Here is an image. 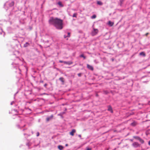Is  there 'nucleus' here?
<instances>
[{"instance_id": "2eb2a0df", "label": "nucleus", "mask_w": 150, "mask_h": 150, "mask_svg": "<svg viewBox=\"0 0 150 150\" xmlns=\"http://www.w3.org/2000/svg\"><path fill=\"white\" fill-rule=\"evenodd\" d=\"M97 4H98L101 5L103 4L100 1H98L97 2Z\"/></svg>"}, {"instance_id": "9d476101", "label": "nucleus", "mask_w": 150, "mask_h": 150, "mask_svg": "<svg viewBox=\"0 0 150 150\" xmlns=\"http://www.w3.org/2000/svg\"><path fill=\"white\" fill-rule=\"evenodd\" d=\"M114 23L111 22L110 21H109L108 22V25L110 26H112L114 25Z\"/></svg>"}, {"instance_id": "423d86ee", "label": "nucleus", "mask_w": 150, "mask_h": 150, "mask_svg": "<svg viewBox=\"0 0 150 150\" xmlns=\"http://www.w3.org/2000/svg\"><path fill=\"white\" fill-rule=\"evenodd\" d=\"M133 145L135 147H137L139 146V144L137 142H134L133 144Z\"/></svg>"}, {"instance_id": "f3484780", "label": "nucleus", "mask_w": 150, "mask_h": 150, "mask_svg": "<svg viewBox=\"0 0 150 150\" xmlns=\"http://www.w3.org/2000/svg\"><path fill=\"white\" fill-rule=\"evenodd\" d=\"M96 18V16L95 15H93L91 17L92 19H94Z\"/></svg>"}, {"instance_id": "7ed1b4c3", "label": "nucleus", "mask_w": 150, "mask_h": 150, "mask_svg": "<svg viewBox=\"0 0 150 150\" xmlns=\"http://www.w3.org/2000/svg\"><path fill=\"white\" fill-rule=\"evenodd\" d=\"M53 117V115H51L50 117H47L46 118V121L47 122H48L50 120H51L52 119Z\"/></svg>"}, {"instance_id": "7c9ffc66", "label": "nucleus", "mask_w": 150, "mask_h": 150, "mask_svg": "<svg viewBox=\"0 0 150 150\" xmlns=\"http://www.w3.org/2000/svg\"><path fill=\"white\" fill-rule=\"evenodd\" d=\"M46 84H45L44 86H46Z\"/></svg>"}, {"instance_id": "bb28decb", "label": "nucleus", "mask_w": 150, "mask_h": 150, "mask_svg": "<svg viewBox=\"0 0 150 150\" xmlns=\"http://www.w3.org/2000/svg\"><path fill=\"white\" fill-rule=\"evenodd\" d=\"M67 37V36H66V35H64V38H66Z\"/></svg>"}, {"instance_id": "f8f14e48", "label": "nucleus", "mask_w": 150, "mask_h": 150, "mask_svg": "<svg viewBox=\"0 0 150 150\" xmlns=\"http://www.w3.org/2000/svg\"><path fill=\"white\" fill-rule=\"evenodd\" d=\"M29 45V43H28V42H27L25 44H24V47H26Z\"/></svg>"}, {"instance_id": "a878e982", "label": "nucleus", "mask_w": 150, "mask_h": 150, "mask_svg": "<svg viewBox=\"0 0 150 150\" xmlns=\"http://www.w3.org/2000/svg\"><path fill=\"white\" fill-rule=\"evenodd\" d=\"M78 136L80 137V138H81V135H80V134H79L78 135Z\"/></svg>"}, {"instance_id": "4be33fe9", "label": "nucleus", "mask_w": 150, "mask_h": 150, "mask_svg": "<svg viewBox=\"0 0 150 150\" xmlns=\"http://www.w3.org/2000/svg\"><path fill=\"white\" fill-rule=\"evenodd\" d=\"M86 150H91V149L89 148H87Z\"/></svg>"}, {"instance_id": "f257e3e1", "label": "nucleus", "mask_w": 150, "mask_h": 150, "mask_svg": "<svg viewBox=\"0 0 150 150\" xmlns=\"http://www.w3.org/2000/svg\"><path fill=\"white\" fill-rule=\"evenodd\" d=\"M63 20L57 18L51 17L48 22L50 25H53L57 29H61L62 28Z\"/></svg>"}, {"instance_id": "0eeeda50", "label": "nucleus", "mask_w": 150, "mask_h": 150, "mask_svg": "<svg viewBox=\"0 0 150 150\" xmlns=\"http://www.w3.org/2000/svg\"><path fill=\"white\" fill-rule=\"evenodd\" d=\"M137 123L135 121H134L133 122H132V123H131V125L132 126H135L136 125H137Z\"/></svg>"}, {"instance_id": "c85d7f7f", "label": "nucleus", "mask_w": 150, "mask_h": 150, "mask_svg": "<svg viewBox=\"0 0 150 150\" xmlns=\"http://www.w3.org/2000/svg\"><path fill=\"white\" fill-rule=\"evenodd\" d=\"M148 144L150 146V141H149Z\"/></svg>"}, {"instance_id": "39448f33", "label": "nucleus", "mask_w": 150, "mask_h": 150, "mask_svg": "<svg viewBox=\"0 0 150 150\" xmlns=\"http://www.w3.org/2000/svg\"><path fill=\"white\" fill-rule=\"evenodd\" d=\"M87 67L90 70H93V67L88 64H87Z\"/></svg>"}, {"instance_id": "dca6fc26", "label": "nucleus", "mask_w": 150, "mask_h": 150, "mask_svg": "<svg viewBox=\"0 0 150 150\" xmlns=\"http://www.w3.org/2000/svg\"><path fill=\"white\" fill-rule=\"evenodd\" d=\"M80 57H83L84 59H85L86 58V57L84 56V55L83 54H82L81 55H80Z\"/></svg>"}, {"instance_id": "4468645a", "label": "nucleus", "mask_w": 150, "mask_h": 150, "mask_svg": "<svg viewBox=\"0 0 150 150\" xmlns=\"http://www.w3.org/2000/svg\"><path fill=\"white\" fill-rule=\"evenodd\" d=\"M59 79L62 82H64V79L62 77H60V78H59Z\"/></svg>"}, {"instance_id": "f03ea898", "label": "nucleus", "mask_w": 150, "mask_h": 150, "mask_svg": "<svg viewBox=\"0 0 150 150\" xmlns=\"http://www.w3.org/2000/svg\"><path fill=\"white\" fill-rule=\"evenodd\" d=\"M98 32V30L97 29L93 28V31L92 32V34L93 36L96 35Z\"/></svg>"}, {"instance_id": "2f4dec72", "label": "nucleus", "mask_w": 150, "mask_h": 150, "mask_svg": "<svg viewBox=\"0 0 150 150\" xmlns=\"http://www.w3.org/2000/svg\"><path fill=\"white\" fill-rule=\"evenodd\" d=\"M67 145H67V144H66V146H67Z\"/></svg>"}, {"instance_id": "ddd939ff", "label": "nucleus", "mask_w": 150, "mask_h": 150, "mask_svg": "<svg viewBox=\"0 0 150 150\" xmlns=\"http://www.w3.org/2000/svg\"><path fill=\"white\" fill-rule=\"evenodd\" d=\"M64 63L65 64H72V63H70L69 62H64Z\"/></svg>"}, {"instance_id": "20e7f679", "label": "nucleus", "mask_w": 150, "mask_h": 150, "mask_svg": "<svg viewBox=\"0 0 150 150\" xmlns=\"http://www.w3.org/2000/svg\"><path fill=\"white\" fill-rule=\"evenodd\" d=\"M76 132L75 129H73L70 132V134L72 136H73L74 135V134Z\"/></svg>"}, {"instance_id": "5701e85b", "label": "nucleus", "mask_w": 150, "mask_h": 150, "mask_svg": "<svg viewBox=\"0 0 150 150\" xmlns=\"http://www.w3.org/2000/svg\"><path fill=\"white\" fill-rule=\"evenodd\" d=\"M81 73H79L78 74V75L79 76H81Z\"/></svg>"}, {"instance_id": "6ab92c4d", "label": "nucleus", "mask_w": 150, "mask_h": 150, "mask_svg": "<svg viewBox=\"0 0 150 150\" xmlns=\"http://www.w3.org/2000/svg\"><path fill=\"white\" fill-rule=\"evenodd\" d=\"M77 15V13H74L73 14V17H76V16Z\"/></svg>"}, {"instance_id": "cd10ccee", "label": "nucleus", "mask_w": 150, "mask_h": 150, "mask_svg": "<svg viewBox=\"0 0 150 150\" xmlns=\"http://www.w3.org/2000/svg\"><path fill=\"white\" fill-rule=\"evenodd\" d=\"M149 34L148 33H147L145 35L146 36H147V35Z\"/></svg>"}, {"instance_id": "412c9836", "label": "nucleus", "mask_w": 150, "mask_h": 150, "mask_svg": "<svg viewBox=\"0 0 150 150\" xmlns=\"http://www.w3.org/2000/svg\"><path fill=\"white\" fill-rule=\"evenodd\" d=\"M67 37H70V33H68Z\"/></svg>"}, {"instance_id": "c756f323", "label": "nucleus", "mask_w": 150, "mask_h": 150, "mask_svg": "<svg viewBox=\"0 0 150 150\" xmlns=\"http://www.w3.org/2000/svg\"><path fill=\"white\" fill-rule=\"evenodd\" d=\"M13 103V102H11V105H12Z\"/></svg>"}, {"instance_id": "a211bd4d", "label": "nucleus", "mask_w": 150, "mask_h": 150, "mask_svg": "<svg viewBox=\"0 0 150 150\" xmlns=\"http://www.w3.org/2000/svg\"><path fill=\"white\" fill-rule=\"evenodd\" d=\"M58 4L60 6H63V5H62V3L60 2H59L58 3Z\"/></svg>"}, {"instance_id": "aec40b11", "label": "nucleus", "mask_w": 150, "mask_h": 150, "mask_svg": "<svg viewBox=\"0 0 150 150\" xmlns=\"http://www.w3.org/2000/svg\"><path fill=\"white\" fill-rule=\"evenodd\" d=\"M139 140L142 143H144V141L142 139H140Z\"/></svg>"}, {"instance_id": "9b49d317", "label": "nucleus", "mask_w": 150, "mask_h": 150, "mask_svg": "<svg viewBox=\"0 0 150 150\" xmlns=\"http://www.w3.org/2000/svg\"><path fill=\"white\" fill-rule=\"evenodd\" d=\"M140 55H143L144 56H145L146 55L145 53L144 52H141L140 53Z\"/></svg>"}, {"instance_id": "6e6552de", "label": "nucleus", "mask_w": 150, "mask_h": 150, "mask_svg": "<svg viewBox=\"0 0 150 150\" xmlns=\"http://www.w3.org/2000/svg\"><path fill=\"white\" fill-rule=\"evenodd\" d=\"M108 111H110V112H111V113H112L113 112V110H112V107H111V106H108Z\"/></svg>"}, {"instance_id": "393cba45", "label": "nucleus", "mask_w": 150, "mask_h": 150, "mask_svg": "<svg viewBox=\"0 0 150 150\" xmlns=\"http://www.w3.org/2000/svg\"><path fill=\"white\" fill-rule=\"evenodd\" d=\"M64 61H59V62H60L61 63H64Z\"/></svg>"}, {"instance_id": "1a4fd4ad", "label": "nucleus", "mask_w": 150, "mask_h": 150, "mask_svg": "<svg viewBox=\"0 0 150 150\" xmlns=\"http://www.w3.org/2000/svg\"><path fill=\"white\" fill-rule=\"evenodd\" d=\"M58 148L59 150H63L64 147L62 145H59L58 146Z\"/></svg>"}, {"instance_id": "b1692460", "label": "nucleus", "mask_w": 150, "mask_h": 150, "mask_svg": "<svg viewBox=\"0 0 150 150\" xmlns=\"http://www.w3.org/2000/svg\"><path fill=\"white\" fill-rule=\"evenodd\" d=\"M39 135V132H38L37 133V137H38V136Z\"/></svg>"}]
</instances>
